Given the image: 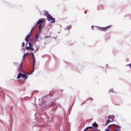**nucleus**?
<instances>
[{
  "label": "nucleus",
  "mask_w": 131,
  "mask_h": 131,
  "mask_svg": "<svg viewBox=\"0 0 131 131\" xmlns=\"http://www.w3.org/2000/svg\"><path fill=\"white\" fill-rule=\"evenodd\" d=\"M92 126H94L95 127H97L98 126V124L95 122L93 124Z\"/></svg>",
  "instance_id": "obj_9"
},
{
  "label": "nucleus",
  "mask_w": 131,
  "mask_h": 131,
  "mask_svg": "<svg viewBox=\"0 0 131 131\" xmlns=\"http://www.w3.org/2000/svg\"><path fill=\"white\" fill-rule=\"evenodd\" d=\"M97 28L100 29V30L102 31H105L107 30L110 27L107 26L105 27H97Z\"/></svg>",
  "instance_id": "obj_2"
},
{
  "label": "nucleus",
  "mask_w": 131,
  "mask_h": 131,
  "mask_svg": "<svg viewBox=\"0 0 131 131\" xmlns=\"http://www.w3.org/2000/svg\"><path fill=\"white\" fill-rule=\"evenodd\" d=\"M30 49L32 51H34V49L33 48H32V46H31L30 47Z\"/></svg>",
  "instance_id": "obj_19"
},
{
  "label": "nucleus",
  "mask_w": 131,
  "mask_h": 131,
  "mask_svg": "<svg viewBox=\"0 0 131 131\" xmlns=\"http://www.w3.org/2000/svg\"><path fill=\"white\" fill-rule=\"evenodd\" d=\"M47 105H45V107H46L47 106L48 107H49L51 106H53L56 105V103L55 102H53L52 103H49V104H47Z\"/></svg>",
  "instance_id": "obj_4"
},
{
  "label": "nucleus",
  "mask_w": 131,
  "mask_h": 131,
  "mask_svg": "<svg viewBox=\"0 0 131 131\" xmlns=\"http://www.w3.org/2000/svg\"><path fill=\"white\" fill-rule=\"evenodd\" d=\"M22 73H19L17 77V79H19L21 77H22Z\"/></svg>",
  "instance_id": "obj_8"
},
{
  "label": "nucleus",
  "mask_w": 131,
  "mask_h": 131,
  "mask_svg": "<svg viewBox=\"0 0 131 131\" xmlns=\"http://www.w3.org/2000/svg\"><path fill=\"white\" fill-rule=\"evenodd\" d=\"M32 60H33V63L32 64V66L33 67V69H34V65L35 64V63L36 62V60H35V57H32ZM34 71V70H33L32 71V72Z\"/></svg>",
  "instance_id": "obj_5"
},
{
  "label": "nucleus",
  "mask_w": 131,
  "mask_h": 131,
  "mask_svg": "<svg viewBox=\"0 0 131 131\" xmlns=\"http://www.w3.org/2000/svg\"><path fill=\"white\" fill-rule=\"evenodd\" d=\"M113 125L115 126L114 127H115L117 128V131H120V130L121 126L119 125H116L113 124Z\"/></svg>",
  "instance_id": "obj_6"
},
{
  "label": "nucleus",
  "mask_w": 131,
  "mask_h": 131,
  "mask_svg": "<svg viewBox=\"0 0 131 131\" xmlns=\"http://www.w3.org/2000/svg\"><path fill=\"white\" fill-rule=\"evenodd\" d=\"M22 63H21L20 65V69H19V70H22L21 69V68H22Z\"/></svg>",
  "instance_id": "obj_20"
},
{
  "label": "nucleus",
  "mask_w": 131,
  "mask_h": 131,
  "mask_svg": "<svg viewBox=\"0 0 131 131\" xmlns=\"http://www.w3.org/2000/svg\"><path fill=\"white\" fill-rule=\"evenodd\" d=\"M29 45L30 46H31V44L30 42H29Z\"/></svg>",
  "instance_id": "obj_25"
},
{
  "label": "nucleus",
  "mask_w": 131,
  "mask_h": 131,
  "mask_svg": "<svg viewBox=\"0 0 131 131\" xmlns=\"http://www.w3.org/2000/svg\"><path fill=\"white\" fill-rule=\"evenodd\" d=\"M45 105L44 104H42L43 106H44V105Z\"/></svg>",
  "instance_id": "obj_28"
},
{
  "label": "nucleus",
  "mask_w": 131,
  "mask_h": 131,
  "mask_svg": "<svg viewBox=\"0 0 131 131\" xmlns=\"http://www.w3.org/2000/svg\"><path fill=\"white\" fill-rule=\"evenodd\" d=\"M30 54H31L32 57L34 56V53L32 52H31Z\"/></svg>",
  "instance_id": "obj_22"
},
{
  "label": "nucleus",
  "mask_w": 131,
  "mask_h": 131,
  "mask_svg": "<svg viewBox=\"0 0 131 131\" xmlns=\"http://www.w3.org/2000/svg\"><path fill=\"white\" fill-rule=\"evenodd\" d=\"M72 26H71L69 25L67 26L66 27L67 29H70L71 28Z\"/></svg>",
  "instance_id": "obj_13"
},
{
  "label": "nucleus",
  "mask_w": 131,
  "mask_h": 131,
  "mask_svg": "<svg viewBox=\"0 0 131 131\" xmlns=\"http://www.w3.org/2000/svg\"><path fill=\"white\" fill-rule=\"evenodd\" d=\"M44 15L45 16L47 15L48 14H49L48 12L46 11H43Z\"/></svg>",
  "instance_id": "obj_11"
},
{
  "label": "nucleus",
  "mask_w": 131,
  "mask_h": 131,
  "mask_svg": "<svg viewBox=\"0 0 131 131\" xmlns=\"http://www.w3.org/2000/svg\"><path fill=\"white\" fill-rule=\"evenodd\" d=\"M108 118L109 119H111L112 121L114 118V116H110L108 117Z\"/></svg>",
  "instance_id": "obj_10"
},
{
  "label": "nucleus",
  "mask_w": 131,
  "mask_h": 131,
  "mask_svg": "<svg viewBox=\"0 0 131 131\" xmlns=\"http://www.w3.org/2000/svg\"><path fill=\"white\" fill-rule=\"evenodd\" d=\"M127 66H129L130 67V69H131V64H129L127 65Z\"/></svg>",
  "instance_id": "obj_27"
},
{
  "label": "nucleus",
  "mask_w": 131,
  "mask_h": 131,
  "mask_svg": "<svg viewBox=\"0 0 131 131\" xmlns=\"http://www.w3.org/2000/svg\"><path fill=\"white\" fill-rule=\"evenodd\" d=\"M39 37V35L38 34H36L35 36V38L36 40Z\"/></svg>",
  "instance_id": "obj_17"
},
{
  "label": "nucleus",
  "mask_w": 131,
  "mask_h": 131,
  "mask_svg": "<svg viewBox=\"0 0 131 131\" xmlns=\"http://www.w3.org/2000/svg\"><path fill=\"white\" fill-rule=\"evenodd\" d=\"M50 37L51 36H46L45 37V38H46L49 37Z\"/></svg>",
  "instance_id": "obj_24"
},
{
  "label": "nucleus",
  "mask_w": 131,
  "mask_h": 131,
  "mask_svg": "<svg viewBox=\"0 0 131 131\" xmlns=\"http://www.w3.org/2000/svg\"><path fill=\"white\" fill-rule=\"evenodd\" d=\"M90 99H91V100H92V98H91Z\"/></svg>",
  "instance_id": "obj_29"
},
{
  "label": "nucleus",
  "mask_w": 131,
  "mask_h": 131,
  "mask_svg": "<svg viewBox=\"0 0 131 131\" xmlns=\"http://www.w3.org/2000/svg\"><path fill=\"white\" fill-rule=\"evenodd\" d=\"M22 75L21 77H22L23 79H25V80H26L27 78V77L26 75L25 74L22 73Z\"/></svg>",
  "instance_id": "obj_7"
},
{
  "label": "nucleus",
  "mask_w": 131,
  "mask_h": 131,
  "mask_svg": "<svg viewBox=\"0 0 131 131\" xmlns=\"http://www.w3.org/2000/svg\"><path fill=\"white\" fill-rule=\"evenodd\" d=\"M112 121V120L110 121V120H108L107 121V123L106 124H105V125H107L108 123H110V122Z\"/></svg>",
  "instance_id": "obj_14"
},
{
  "label": "nucleus",
  "mask_w": 131,
  "mask_h": 131,
  "mask_svg": "<svg viewBox=\"0 0 131 131\" xmlns=\"http://www.w3.org/2000/svg\"><path fill=\"white\" fill-rule=\"evenodd\" d=\"M25 43L24 42H23L22 43V46L23 47H24L25 45Z\"/></svg>",
  "instance_id": "obj_23"
},
{
  "label": "nucleus",
  "mask_w": 131,
  "mask_h": 131,
  "mask_svg": "<svg viewBox=\"0 0 131 131\" xmlns=\"http://www.w3.org/2000/svg\"><path fill=\"white\" fill-rule=\"evenodd\" d=\"M46 19L45 18H42L41 19L39 20L36 23L37 25L38 24H40L42 23L43 22L46 21Z\"/></svg>",
  "instance_id": "obj_3"
},
{
  "label": "nucleus",
  "mask_w": 131,
  "mask_h": 131,
  "mask_svg": "<svg viewBox=\"0 0 131 131\" xmlns=\"http://www.w3.org/2000/svg\"><path fill=\"white\" fill-rule=\"evenodd\" d=\"M47 20L51 23H53L55 22V19L53 18L51 15L48 14L47 16Z\"/></svg>",
  "instance_id": "obj_1"
},
{
  "label": "nucleus",
  "mask_w": 131,
  "mask_h": 131,
  "mask_svg": "<svg viewBox=\"0 0 131 131\" xmlns=\"http://www.w3.org/2000/svg\"><path fill=\"white\" fill-rule=\"evenodd\" d=\"M41 25H42L40 24L39 27V29L40 31H41Z\"/></svg>",
  "instance_id": "obj_15"
},
{
  "label": "nucleus",
  "mask_w": 131,
  "mask_h": 131,
  "mask_svg": "<svg viewBox=\"0 0 131 131\" xmlns=\"http://www.w3.org/2000/svg\"><path fill=\"white\" fill-rule=\"evenodd\" d=\"M31 46H29V47H26V49H27V50H29V49H30V47H31Z\"/></svg>",
  "instance_id": "obj_18"
},
{
  "label": "nucleus",
  "mask_w": 131,
  "mask_h": 131,
  "mask_svg": "<svg viewBox=\"0 0 131 131\" xmlns=\"http://www.w3.org/2000/svg\"><path fill=\"white\" fill-rule=\"evenodd\" d=\"M37 26V25H36L34 27H32L31 31L30 33H31V32L33 31L34 29L35 28V27Z\"/></svg>",
  "instance_id": "obj_16"
},
{
  "label": "nucleus",
  "mask_w": 131,
  "mask_h": 131,
  "mask_svg": "<svg viewBox=\"0 0 131 131\" xmlns=\"http://www.w3.org/2000/svg\"><path fill=\"white\" fill-rule=\"evenodd\" d=\"M26 56H25L24 55L23 56V60H24Z\"/></svg>",
  "instance_id": "obj_26"
},
{
  "label": "nucleus",
  "mask_w": 131,
  "mask_h": 131,
  "mask_svg": "<svg viewBox=\"0 0 131 131\" xmlns=\"http://www.w3.org/2000/svg\"><path fill=\"white\" fill-rule=\"evenodd\" d=\"M29 53H25L24 55H25V56H27L29 55Z\"/></svg>",
  "instance_id": "obj_21"
},
{
  "label": "nucleus",
  "mask_w": 131,
  "mask_h": 131,
  "mask_svg": "<svg viewBox=\"0 0 131 131\" xmlns=\"http://www.w3.org/2000/svg\"><path fill=\"white\" fill-rule=\"evenodd\" d=\"M30 35V34L29 35H27L25 39V40L27 42L28 40V38H29V37Z\"/></svg>",
  "instance_id": "obj_12"
}]
</instances>
